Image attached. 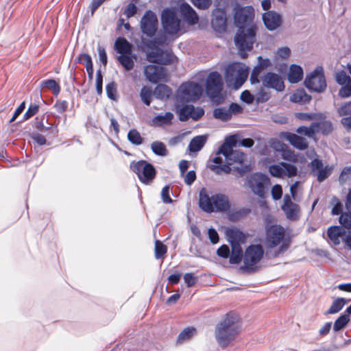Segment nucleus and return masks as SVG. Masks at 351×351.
<instances>
[{
  "label": "nucleus",
  "mask_w": 351,
  "mask_h": 351,
  "mask_svg": "<svg viewBox=\"0 0 351 351\" xmlns=\"http://www.w3.org/2000/svg\"><path fill=\"white\" fill-rule=\"evenodd\" d=\"M254 19V9L252 6L235 8L234 24L239 29L234 36V43L243 58L246 57V51L252 49L256 40L257 27L253 23Z\"/></svg>",
  "instance_id": "1"
},
{
  "label": "nucleus",
  "mask_w": 351,
  "mask_h": 351,
  "mask_svg": "<svg viewBox=\"0 0 351 351\" xmlns=\"http://www.w3.org/2000/svg\"><path fill=\"white\" fill-rule=\"evenodd\" d=\"M241 330L239 316L230 312L218 322L215 329V337L218 345L226 348L234 341Z\"/></svg>",
  "instance_id": "2"
},
{
  "label": "nucleus",
  "mask_w": 351,
  "mask_h": 351,
  "mask_svg": "<svg viewBox=\"0 0 351 351\" xmlns=\"http://www.w3.org/2000/svg\"><path fill=\"white\" fill-rule=\"evenodd\" d=\"M265 256L275 258L284 254L290 246V241L285 239V230L280 225H271L265 229L264 241Z\"/></svg>",
  "instance_id": "3"
},
{
  "label": "nucleus",
  "mask_w": 351,
  "mask_h": 351,
  "mask_svg": "<svg viewBox=\"0 0 351 351\" xmlns=\"http://www.w3.org/2000/svg\"><path fill=\"white\" fill-rule=\"evenodd\" d=\"M199 206L208 213L213 212H226L230 208L229 197L225 194L217 193L209 196L206 188H202L199 192Z\"/></svg>",
  "instance_id": "4"
},
{
  "label": "nucleus",
  "mask_w": 351,
  "mask_h": 351,
  "mask_svg": "<svg viewBox=\"0 0 351 351\" xmlns=\"http://www.w3.org/2000/svg\"><path fill=\"white\" fill-rule=\"evenodd\" d=\"M248 69L240 63H232L226 69L225 79L228 86L239 88L248 76Z\"/></svg>",
  "instance_id": "5"
},
{
  "label": "nucleus",
  "mask_w": 351,
  "mask_h": 351,
  "mask_svg": "<svg viewBox=\"0 0 351 351\" xmlns=\"http://www.w3.org/2000/svg\"><path fill=\"white\" fill-rule=\"evenodd\" d=\"M130 169L136 174L138 180L145 185L151 184L156 176V170L153 165L144 160L132 161Z\"/></svg>",
  "instance_id": "6"
},
{
  "label": "nucleus",
  "mask_w": 351,
  "mask_h": 351,
  "mask_svg": "<svg viewBox=\"0 0 351 351\" xmlns=\"http://www.w3.org/2000/svg\"><path fill=\"white\" fill-rule=\"evenodd\" d=\"M223 85L221 75L218 72L210 73L206 80V91L211 100L217 104H221L223 100L221 93Z\"/></svg>",
  "instance_id": "7"
},
{
  "label": "nucleus",
  "mask_w": 351,
  "mask_h": 351,
  "mask_svg": "<svg viewBox=\"0 0 351 351\" xmlns=\"http://www.w3.org/2000/svg\"><path fill=\"white\" fill-rule=\"evenodd\" d=\"M202 93V88L199 84L193 82L183 83L178 90L177 101L179 103L195 101L199 99Z\"/></svg>",
  "instance_id": "8"
},
{
  "label": "nucleus",
  "mask_w": 351,
  "mask_h": 351,
  "mask_svg": "<svg viewBox=\"0 0 351 351\" xmlns=\"http://www.w3.org/2000/svg\"><path fill=\"white\" fill-rule=\"evenodd\" d=\"M264 254L263 246L260 244L251 245L247 247L243 255L244 267L250 271L256 269V265L261 261Z\"/></svg>",
  "instance_id": "9"
},
{
  "label": "nucleus",
  "mask_w": 351,
  "mask_h": 351,
  "mask_svg": "<svg viewBox=\"0 0 351 351\" xmlns=\"http://www.w3.org/2000/svg\"><path fill=\"white\" fill-rule=\"evenodd\" d=\"M304 84L311 91L322 93L326 87V82L322 67H317L313 72L307 75Z\"/></svg>",
  "instance_id": "10"
},
{
  "label": "nucleus",
  "mask_w": 351,
  "mask_h": 351,
  "mask_svg": "<svg viewBox=\"0 0 351 351\" xmlns=\"http://www.w3.org/2000/svg\"><path fill=\"white\" fill-rule=\"evenodd\" d=\"M247 184L252 191L260 197H263L269 185V178L261 173H256L250 176Z\"/></svg>",
  "instance_id": "11"
},
{
  "label": "nucleus",
  "mask_w": 351,
  "mask_h": 351,
  "mask_svg": "<svg viewBox=\"0 0 351 351\" xmlns=\"http://www.w3.org/2000/svg\"><path fill=\"white\" fill-rule=\"evenodd\" d=\"M162 23L165 32L169 35L177 34L180 29V20L171 9H165L162 13Z\"/></svg>",
  "instance_id": "12"
},
{
  "label": "nucleus",
  "mask_w": 351,
  "mask_h": 351,
  "mask_svg": "<svg viewBox=\"0 0 351 351\" xmlns=\"http://www.w3.org/2000/svg\"><path fill=\"white\" fill-rule=\"evenodd\" d=\"M269 172L275 178H292L297 176L298 168L292 164L281 162L276 165H270L269 167Z\"/></svg>",
  "instance_id": "13"
},
{
  "label": "nucleus",
  "mask_w": 351,
  "mask_h": 351,
  "mask_svg": "<svg viewBox=\"0 0 351 351\" xmlns=\"http://www.w3.org/2000/svg\"><path fill=\"white\" fill-rule=\"evenodd\" d=\"M158 19L154 12L146 11L141 20V29L148 37H153L158 29Z\"/></svg>",
  "instance_id": "14"
},
{
  "label": "nucleus",
  "mask_w": 351,
  "mask_h": 351,
  "mask_svg": "<svg viewBox=\"0 0 351 351\" xmlns=\"http://www.w3.org/2000/svg\"><path fill=\"white\" fill-rule=\"evenodd\" d=\"M147 53V60L151 63L169 64L173 62L174 56L171 52H165L162 49L156 47L150 49Z\"/></svg>",
  "instance_id": "15"
},
{
  "label": "nucleus",
  "mask_w": 351,
  "mask_h": 351,
  "mask_svg": "<svg viewBox=\"0 0 351 351\" xmlns=\"http://www.w3.org/2000/svg\"><path fill=\"white\" fill-rule=\"evenodd\" d=\"M143 73L145 78L153 84L158 83L167 78V69L161 66L149 64L144 67Z\"/></svg>",
  "instance_id": "16"
},
{
  "label": "nucleus",
  "mask_w": 351,
  "mask_h": 351,
  "mask_svg": "<svg viewBox=\"0 0 351 351\" xmlns=\"http://www.w3.org/2000/svg\"><path fill=\"white\" fill-rule=\"evenodd\" d=\"M264 88H273L278 92L285 89V84L282 77L272 72H267L261 77Z\"/></svg>",
  "instance_id": "17"
},
{
  "label": "nucleus",
  "mask_w": 351,
  "mask_h": 351,
  "mask_svg": "<svg viewBox=\"0 0 351 351\" xmlns=\"http://www.w3.org/2000/svg\"><path fill=\"white\" fill-rule=\"evenodd\" d=\"M308 166L311 167L312 172L317 171V179L319 182L325 180L331 174L333 169L332 166L326 165L324 167L322 161L318 158L313 160Z\"/></svg>",
  "instance_id": "18"
},
{
  "label": "nucleus",
  "mask_w": 351,
  "mask_h": 351,
  "mask_svg": "<svg viewBox=\"0 0 351 351\" xmlns=\"http://www.w3.org/2000/svg\"><path fill=\"white\" fill-rule=\"evenodd\" d=\"M281 209L289 220H296L300 217V206L291 201V197L288 194L284 196Z\"/></svg>",
  "instance_id": "19"
},
{
  "label": "nucleus",
  "mask_w": 351,
  "mask_h": 351,
  "mask_svg": "<svg viewBox=\"0 0 351 351\" xmlns=\"http://www.w3.org/2000/svg\"><path fill=\"white\" fill-rule=\"evenodd\" d=\"M211 25L215 31L222 33L227 29V17L223 9L217 8L213 12Z\"/></svg>",
  "instance_id": "20"
},
{
  "label": "nucleus",
  "mask_w": 351,
  "mask_h": 351,
  "mask_svg": "<svg viewBox=\"0 0 351 351\" xmlns=\"http://www.w3.org/2000/svg\"><path fill=\"white\" fill-rule=\"evenodd\" d=\"M281 139L286 140L291 145L300 150H304L308 148V143L306 138L289 132H282L279 134Z\"/></svg>",
  "instance_id": "21"
},
{
  "label": "nucleus",
  "mask_w": 351,
  "mask_h": 351,
  "mask_svg": "<svg viewBox=\"0 0 351 351\" xmlns=\"http://www.w3.org/2000/svg\"><path fill=\"white\" fill-rule=\"evenodd\" d=\"M263 21L266 28L269 31H274L280 27L282 16L274 11H268L263 14Z\"/></svg>",
  "instance_id": "22"
},
{
  "label": "nucleus",
  "mask_w": 351,
  "mask_h": 351,
  "mask_svg": "<svg viewBox=\"0 0 351 351\" xmlns=\"http://www.w3.org/2000/svg\"><path fill=\"white\" fill-rule=\"evenodd\" d=\"M180 13L184 20L191 25L197 23L199 17L195 11L186 3L180 5Z\"/></svg>",
  "instance_id": "23"
},
{
  "label": "nucleus",
  "mask_w": 351,
  "mask_h": 351,
  "mask_svg": "<svg viewBox=\"0 0 351 351\" xmlns=\"http://www.w3.org/2000/svg\"><path fill=\"white\" fill-rule=\"evenodd\" d=\"M212 161L215 163V165H211L209 166V169L213 171L217 175H221L223 173H230L232 171V168L229 167L228 164L223 165V159L220 156H215L213 158Z\"/></svg>",
  "instance_id": "24"
},
{
  "label": "nucleus",
  "mask_w": 351,
  "mask_h": 351,
  "mask_svg": "<svg viewBox=\"0 0 351 351\" xmlns=\"http://www.w3.org/2000/svg\"><path fill=\"white\" fill-rule=\"evenodd\" d=\"M114 49L120 55L132 54V45L126 38L119 37L114 43Z\"/></svg>",
  "instance_id": "25"
},
{
  "label": "nucleus",
  "mask_w": 351,
  "mask_h": 351,
  "mask_svg": "<svg viewBox=\"0 0 351 351\" xmlns=\"http://www.w3.org/2000/svg\"><path fill=\"white\" fill-rule=\"evenodd\" d=\"M208 139L207 135H199L193 137L188 146V149L190 152H199L206 144Z\"/></svg>",
  "instance_id": "26"
},
{
  "label": "nucleus",
  "mask_w": 351,
  "mask_h": 351,
  "mask_svg": "<svg viewBox=\"0 0 351 351\" xmlns=\"http://www.w3.org/2000/svg\"><path fill=\"white\" fill-rule=\"evenodd\" d=\"M327 234L334 245H339L340 243L339 238L345 234V230L338 226H331L328 229Z\"/></svg>",
  "instance_id": "27"
},
{
  "label": "nucleus",
  "mask_w": 351,
  "mask_h": 351,
  "mask_svg": "<svg viewBox=\"0 0 351 351\" xmlns=\"http://www.w3.org/2000/svg\"><path fill=\"white\" fill-rule=\"evenodd\" d=\"M135 60L136 55L132 53L128 55H120L117 57L118 62L127 71H131L134 68Z\"/></svg>",
  "instance_id": "28"
},
{
  "label": "nucleus",
  "mask_w": 351,
  "mask_h": 351,
  "mask_svg": "<svg viewBox=\"0 0 351 351\" xmlns=\"http://www.w3.org/2000/svg\"><path fill=\"white\" fill-rule=\"evenodd\" d=\"M154 95L157 99L166 100L172 95V90L167 85L160 84L154 88Z\"/></svg>",
  "instance_id": "29"
},
{
  "label": "nucleus",
  "mask_w": 351,
  "mask_h": 351,
  "mask_svg": "<svg viewBox=\"0 0 351 351\" xmlns=\"http://www.w3.org/2000/svg\"><path fill=\"white\" fill-rule=\"evenodd\" d=\"M226 235L230 244L239 243V242H244L245 236L240 230L237 228H230L227 230Z\"/></svg>",
  "instance_id": "30"
},
{
  "label": "nucleus",
  "mask_w": 351,
  "mask_h": 351,
  "mask_svg": "<svg viewBox=\"0 0 351 351\" xmlns=\"http://www.w3.org/2000/svg\"><path fill=\"white\" fill-rule=\"evenodd\" d=\"M303 77V70L301 66L292 64L290 66L288 73V80L291 83H297L300 82Z\"/></svg>",
  "instance_id": "31"
},
{
  "label": "nucleus",
  "mask_w": 351,
  "mask_h": 351,
  "mask_svg": "<svg viewBox=\"0 0 351 351\" xmlns=\"http://www.w3.org/2000/svg\"><path fill=\"white\" fill-rule=\"evenodd\" d=\"M232 252L230 256V263L231 264H238L242 260L243 250L240 243L231 244Z\"/></svg>",
  "instance_id": "32"
},
{
  "label": "nucleus",
  "mask_w": 351,
  "mask_h": 351,
  "mask_svg": "<svg viewBox=\"0 0 351 351\" xmlns=\"http://www.w3.org/2000/svg\"><path fill=\"white\" fill-rule=\"evenodd\" d=\"M173 119V113L167 112L165 114H159L154 117L152 122L155 125L162 126L165 125H170Z\"/></svg>",
  "instance_id": "33"
},
{
  "label": "nucleus",
  "mask_w": 351,
  "mask_h": 351,
  "mask_svg": "<svg viewBox=\"0 0 351 351\" xmlns=\"http://www.w3.org/2000/svg\"><path fill=\"white\" fill-rule=\"evenodd\" d=\"M324 119L320 120L319 122H314L317 127L315 128L317 130V133L322 132L324 135H328L331 133L333 130L332 124L330 121H326Z\"/></svg>",
  "instance_id": "34"
},
{
  "label": "nucleus",
  "mask_w": 351,
  "mask_h": 351,
  "mask_svg": "<svg viewBox=\"0 0 351 351\" xmlns=\"http://www.w3.org/2000/svg\"><path fill=\"white\" fill-rule=\"evenodd\" d=\"M245 154L240 151L233 150L232 154L228 156L226 159V163L229 165V167L234 163H237L239 165H241L244 160Z\"/></svg>",
  "instance_id": "35"
},
{
  "label": "nucleus",
  "mask_w": 351,
  "mask_h": 351,
  "mask_svg": "<svg viewBox=\"0 0 351 351\" xmlns=\"http://www.w3.org/2000/svg\"><path fill=\"white\" fill-rule=\"evenodd\" d=\"M346 302V300L343 298H337L332 302L330 307L325 314H335L339 312L343 308Z\"/></svg>",
  "instance_id": "36"
},
{
  "label": "nucleus",
  "mask_w": 351,
  "mask_h": 351,
  "mask_svg": "<svg viewBox=\"0 0 351 351\" xmlns=\"http://www.w3.org/2000/svg\"><path fill=\"white\" fill-rule=\"evenodd\" d=\"M40 86L42 88H47L51 90L53 95L58 96L60 92V86L56 80L49 79L41 82Z\"/></svg>",
  "instance_id": "37"
},
{
  "label": "nucleus",
  "mask_w": 351,
  "mask_h": 351,
  "mask_svg": "<svg viewBox=\"0 0 351 351\" xmlns=\"http://www.w3.org/2000/svg\"><path fill=\"white\" fill-rule=\"evenodd\" d=\"M295 117L302 121H311V120H322L326 118L324 114L322 113H305L298 112L295 114Z\"/></svg>",
  "instance_id": "38"
},
{
  "label": "nucleus",
  "mask_w": 351,
  "mask_h": 351,
  "mask_svg": "<svg viewBox=\"0 0 351 351\" xmlns=\"http://www.w3.org/2000/svg\"><path fill=\"white\" fill-rule=\"evenodd\" d=\"M213 117L217 119L226 121L231 119V112L224 107L217 108L213 110Z\"/></svg>",
  "instance_id": "39"
},
{
  "label": "nucleus",
  "mask_w": 351,
  "mask_h": 351,
  "mask_svg": "<svg viewBox=\"0 0 351 351\" xmlns=\"http://www.w3.org/2000/svg\"><path fill=\"white\" fill-rule=\"evenodd\" d=\"M151 149L157 156H165L168 154V150L165 145L161 141H154L151 144Z\"/></svg>",
  "instance_id": "40"
},
{
  "label": "nucleus",
  "mask_w": 351,
  "mask_h": 351,
  "mask_svg": "<svg viewBox=\"0 0 351 351\" xmlns=\"http://www.w3.org/2000/svg\"><path fill=\"white\" fill-rule=\"evenodd\" d=\"M311 99L304 90H298L291 96V101L294 103H306Z\"/></svg>",
  "instance_id": "41"
},
{
  "label": "nucleus",
  "mask_w": 351,
  "mask_h": 351,
  "mask_svg": "<svg viewBox=\"0 0 351 351\" xmlns=\"http://www.w3.org/2000/svg\"><path fill=\"white\" fill-rule=\"evenodd\" d=\"M128 141L134 145H140L143 143V138L136 129L130 130L128 133Z\"/></svg>",
  "instance_id": "42"
},
{
  "label": "nucleus",
  "mask_w": 351,
  "mask_h": 351,
  "mask_svg": "<svg viewBox=\"0 0 351 351\" xmlns=\"http://www.w3.org/2000/svg\"><path fill=\"white\" fill-rule=\"evenodd\" d=\"M196 334V329L194 327H187L184 328L178 337V342L183 343L189 340Z\"/></svg>",
  "instance_id": "43"
},
{
  "label": "nucleus",
  "mask_w": 351,
  "mask_h": 351,
  "mask_svg": "<svg viewBox=\"0 0 351 351\" xmlns=\"http://www.w3.org/2000/svg\"><path fill=\"white\" fill-rule=\"evenodd\" d=\"M350 322V317L348 315H341L335 322L333 330L335 332L339 331L343 329L347 324Z\"/></svg>",
  "instance_id": "44"
},
{
  "label": "nucleus",
  "mask_w": 351,
  "mask_h": 351,
  "mask_svg": "<svg viewBox=\"0 0 351 351\" xmlns=\"http://www.w3.org/2000/svg\"><path fill=\"white\" fill-rule=\"evenodd\" d=\"M154 94V92L152 93L151 88L147 86H143L140 93V97L141 99V101L147 106H149L152 101V95Z\"/></svg>",
  "instance_id": "45"
},
{
  "label": "nucleus",
  "mask_w": 351,
  "mask_h": 351,
  "mask_svg": "<svg viewBox=\"0 0 351 351\" xmlns=\"http://www.w3.org/2000/svg\"><path fill=\"white\" fill-rule=\"evenodd\" d=\"M192 112H193V105H185L179 110V119L182 121H185L191 117Z\"/></svg>",
  "instance_id": "46"
},
{
  "label": "nucleus",
  "mask_w": 351,
  "mask_h": 351,
  "mask_svg": "<svg viewBox=\"0 0 351 351\" xmlns=\"http://www.w3.org/2000/svg\"><path fill=\"white\" fill-rule=\"evenodd\" d=\"M335 80L339 85L351 84V77L346 73V71L344 70H341L336 73Z\"/></svg>",
  "instance_id": "47"
},
{
  "label": "nucleus",
  "mask_w": 351,
  "mask_h": 351,
  "mask_svg": "<svg viewBox=\"0 0 351 351\" xmlns=\"http://www.w3.org/2000/svg\"><path fill=\"white\" fill-rule=\"evenodd\" d=\"M165 40V37H156L153 40H143V43L148 49H154L158 47L160 45H163Z\"/></svg>",
  "instance_id": "48"
},
{
  "label": "nucleus",
  "mask_w": 351,
  "mask_h": 351,
  "mask_svg": "<svg viewBox=\"0 0 351 351\" xmlns=\"http://www.w3.org/2000/svg\"><path fill=\"white\" fill-rule=\"evenodd\" d=\"M282 158L290 162H297L298 157L293 151L289 149L287 146L281 152Z\"/></svg>",
  "instance_id": "49"
},
{
  "label": "nucleus",
  "mask_w": 351,
  "mask_h": 351,
  "mask_svg": "<svg viewBox=\"0 0 351 351\" xmlns=\"http://www.w3.org/2000/svg\"><path fill=\"white\" fill-rule=\"evenodd\" d=\"M316 127L315 123H312L309 127L300 126L298 128L296 132L299 134H303L311 137L317 133V130L315 129Z\"/></svg>",
  "instance_id": "50"
},
{
  "label": "nucleus",
  "mask_w": 351,
  "mask_h": 351,
  "mask_svg": "<svg viewBox=\"0 0 351 351\" xmlns=\"http://www.w3.org/2000/svg\"><path fill=\"white\" fill-rule=\"evenodd\" d=\"M167 247L161 241L155 242V257L157 259L162 258L167 253Z\"/></svg>",
  "instance_id": "51"
},
{
  "label": "nucleus",
  "mask_w": 351,
  "mask_h": 351,
  "mask_svg": "<svg viewBox=\"0 0 351 351\" xmlns=\"http://www.w3.org/2000/svg\"><path fill=\"white\" fill-rule=\"evenodd\" d=\"M339 223L346 228H351V213H341L339 217Z\"/></svg>",
  "instance_id": "52"
},
{
  "label": "nucleus",
  "mask_w": 351,
  "mask_h": 351,
  "mask_svg": "<svg viewBox=\"0 0 351 351\" xmlns=\"http://www.w3.org/2000/svg\"><path fill=\"white\" fill-rule=\"evenodd\" d=\"M262 71H263V69L258 64L254 67L250 78L251 84H254L260 82L261 80L259 79V75Z\"/></svg>",
  "instance_id": "53"
},
{
  "label": "nucleus",
  "mask_w": 351,
  "mask_h": 351,
  "mask_svg": "<svg viewBox=\"0 0 351 351\" xmlns=\"http://www.w3.org/2000/svg\"><path fill=\"white\" fill-rule=\"evenodd\" d=\"M106 90L107 95L110 99L112 100L117 99V86L116 84L114 82H110L106 85Z\"/></svg>",
  "instance_id": "54"
},
{
  "label": "nucleus",
  "mask_w": 351,
  "mask_h": 351,
  "mask_svg": "<svg viewBox=\"0 0 351 351\" xmlns=\"http://www.w3.org/2000/svg\"><path fill=\"white\" fill-rule=\"evenodd\" d=\"M171 191L170 190V187L168 185L164 186L161 191V198L164 203L170 204L173 202V200L170 196L171 193Z\"/></svg>",
  "instance_id": "55"
},
{
  "label": "nucleus",
  "mask_w": 351,
  "mask_h": 351,
  "mask_svg": "<svg viewBox=\"0 0 351 351\" xmlns=\"http://www.w3.org/2000/svg\"><path fill=\"white\" fill-rule=\"evenodd\" d=\"M75 62L84 64L85 67H86V66L93 64L92 58L88 53H80L76 58Z\"/></svg>",
  "instance_id": "56"
},
{
  "label": "nucleus",
  "mask_w": 351,
  "mask_h": 351,
  "mask_svg": "<svg viewBox=\"0 0 351 351\" xmlns=\"http://www.w3.org/2000/svg\"><path fill=\"white\" fill-rule=\"evenodd\" d=\"M332 203L335 204V206L332 209V212H331L332 215H338L339 214L341 215V213H342L343 204L339 202V199L336 197H334L332 198Z\"/></svg>",
  "instance_id": "57"
},
{
  "label": "nucleus",
  "mask_w": 351,
  "mask_h": 351,
  "mask_svg": "<svg viewBox=\"0 0 351 351\" xmlns=\"http://www.w3.org/2000/svg\"><path fill=\"white\" fill-rule=\"evenodd\" d=\"M39 106L37 104H32L23 115L24 120H27L38 112Z\"/></svg>",
  "instance_id": "58"
},
{
  "label": "nucleus",
  "mask_w": 351,
  "mask_h": 351,
  "mask_svg": "<svg viewBox=\"0 0 351 351\" xmlns=\"http://www.w3.org/2000/svg\"><path fill=\"white\" fill-rule=\"evenodd\" d=\"M251 210L247 208H243L231 213V218L233 219H239L246 216L250 213Z\"/></svg>",
  "instance_id": "59"
},
{
  "label": "nucleus",
  "mask_w": 351,
  "mask_h": 351,
  "mask_svg": "<svg viewBox=\"0 0 351 351\" xmlns=\"http://www.w3.org/2000/svg\"><path fill=\"white\" fill-rule=\"evenodd\" d=\"M192 3L197 8L206 10L210 7L212 0H191Z\"/></svg>",
  "instance_id": "60"
},
{
  "label": "nucleus",
  "mask_w": 351,
  "mask_h": 351,
  "mask_svg": "<svg viewBox=\"0 0 351 351\" xmlns=\"http://www.w3.org/2000/svg\"><path fill=\"white\" fill-rule=\"evenodd\" d=\"M338 113L341 117L351 114V101L343 104L339 109Z\"/></svg>",
  "instance_id": "61"
},
{
  "label": "nucleus",
  "mask_w": 351,
  "mask_h": 351,
  "mask_svg": "<svg viewBox=\"0 0 351 351\" xmlns=\"http://www.w3.org/2000/svg\"><path fill=\"white\" fill-rule=\"evenodd\" d=\"M270 98V93L261 88L257 93V101L259 102H265Z\"/></svg>",
  "instance_id": "62"
},
{
  "label": "nucleus",
  "mask_w": 351,
  "mask_h": 351,
  "mask_svg": "<svg viewBox=\"0 0 351 351\" xmlns=\"http://www.w3.org/2000/svg\"><path fill=\"white\" fill-rule=\"evenodd\" d=\"M339 95L341 97L347 98L351 96V84L341 85Z\"/></svg>",
  "instance_id": "63"
},
{
  "label": "nucleus",
  "mask_w": 351,
  "mask_h": 351,
  "mask_svg": "<svg viewBox=\"0 0 351 351\" xmlns=\"http://www.w3.org/2000/svg\"><path fill=\"white\" fill-rule=\"evenodd\" d=\"M270 147L276 152H281L286 145L278 139H271L269 141Z\"/></svg>",
  "instance_id": "64"
}]
</instances>
